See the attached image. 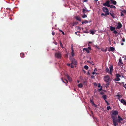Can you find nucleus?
I'll return each mask as SVG.
<instances>
[{"instance_id": "603ef678", "label": "nucleus", "mask_w": 126, "mask_h": 126, "mask_svg": "<svg viewBox=\"0 0 126 126\" xmlns=\"http://www.w3.org/2000/svg\"><path fill=\"white\" fill-rule=\"evenodd\" d=\"M71 50H72H72H74L73 49V46H71Z\"/></svg>"}, {"instance_id": "774afa93", "label": "nucleus", "mask_w": 126, "mask_h": 126, "mask_svg": "<svg viewBox=\"0 0 126 126\" xmlns=\"http://www.w3.org/2000/svg\"><path fill=\"white\" fill-rule=\"evenodd\" d=\"M92 43V42H89L88 43L89 44H90V43Z\"/></svg>"}, {"instance_id": "ea45409f", "label": "nucleus", "mask_w": 126, "mask_h": 126, "mask_svg": "<svg viewBox=\"0 0 126 126\" xmlns=\"http://www.w3.org/2000/svg\"><path fill=\"white\" fill-rule=\"evenodd\" d=\"M117 96L118 97L119 100V101H120L121 100L120 98V95L119 94H118L117 95Z\"/></svg>"}, {"instance_id": "f257e3e1", "label": "nucleus", "mask_w": 126, "mask_h": 126, "mask_svg": "<svg viewBox=\"0 0 126 126\" xmlns=\"http://www.w3.org/2000/svg\"><path fill=\"white\" fill-rule=\"evenodd\" d=\"M118 112L117 111H114L112 112L111 114V118L112 119H115V117H117L116 115H118Z\"/></svg>"}, {"instance_id": "7ed1b4c3", "label": "nucleus", "mask_w": 126, "mask_h": 126, "mask_svg": "<svg viewBox=\"0 0 126 126\" xmlns=\"http://www.w3.org/2000/svg\"><path fill=\"white\" fill-rule=\"evenodd\" d=\"M55 56L58 59H60L61 57V53L59 52H56L55 54Z\"/></svg>"}, {"instance_id": "f704fd0d", "label": "nucleus", "mask_w": 126, "mask_h": 126, "mask_svg": "<svg viewBox=\"0 0 126 126\" xmlns=\"http://www.w3.org/2000/svg\"><path fill=\"white\" fill-rule=\"evenodd\" d=\"M110 7L111 8H116V7L114 5H110Z\"/></svg>"}, {"instance_id": "49530a36", "label": "nucleus", "mask_w": 126, "mask_h": 126, "mask_svg": "<svg viewBox=\"0 0 126 126\" xmlns=\"http://www.w3.org/2000/svg\"><path fill=\"white\" fill-rule=\"evenodd\" d=\"M123 86L126 89V84L125 85H124Z\"/></svg>"}, {"instance_id": "a211bd4d", "label": "nucleus", "mask_w": 126, "mask_h": 126, "mask_svg": "<svg viewBox=\"0 0 126 126\" xmlns=\"http://www.w3.org/2000/svg\"><path fill=\"white\" fill-rule=\"evenodd\" d=\"M90 33L92 35L94 34L96 32L95 31H93L92 30H90Z\"/></svg>"}, {"instance_id": "423d86ee", "label": "nucleus", "mask_w": 126, "mask_h": 126, "mask_svg": "<svg viewBox=\"0 0 126 126\" xmlns=\"http://www.w3.org/2000/svg\"><path fill=\"white\" fill-rule=\"evenodd\" d=\"M110 1L109 0L107 1L105 3L103 4V5L105 6H107L109 7L110 5L109 4Z\"/></svg>"}, {"instance_id": "c756f323", "label": "nucleus", "mask_w": 126, "mask_h": 126, "mask_svg": "<svg viewBox=\"0 0 126 126\" xmlns=\"http://www.w3.org/2000/svg\"><path fill=\"white\" fill-rule=\"evenodd\" d=\"M82 17L83 18H84L86 17H87V15H86L85 14H84L82 16Z\"/></svg>"}, {"instance_id": "aec40b11", "label": "nucleus", "mask_w": 126, "mask_h": 126, "mask_svg": "<svg viewBox=\"0 0 126 126\" xmlns=\"http://www.w3.org/2000/svg\"><path fill=\"white\" fill-rule=\"evenodd\" d=\"M120 80V79L119 78L116 77L115 79L114 80L115 81H118Z\"/></svg>"}, {"instance_id": "4be33fe9", "label": "nucleus", "mask_w": 126, "mask_h": 126, "mask_svg": "<svg viewBox=\"0 0 126 126\" xmlns=\"http://www.w3.org/2000/svg\"><path fill=\"white\" fill-rule=\"evenodd\" d=\"M77 86L78 87L80 88H81L83 87L82 84L81 83L78 84Z\"/></svg>"}, {"instance_id": "3c124183", "label": "nucleus", "mask_w": 126, "mask_h": 126, "mask_svg": "<svg viewBox=\"0 0 126 126\" xmlns=\"http://www.w3.org/2000/svg\"><path fill=\"white\" fill-rule=\"evenodd\" d=\"M91 78H94V76H91Z\"/></svg>"}, {"instance_id": "f8f14e48", "label": "nucleus", "mask_w": 126, "mask_h": 126, "mask_svg": "<svg viewBox=\"0 0 126 126\" xmlns=\"http://www.w3.org/2000/svg\"><path fill=\"white\" fill-rule=\"evenodd\" d=\"M110 14L112 16L113 18H116V16H115V15L114 13L113 12H112V13H110Z\"/></svg>"}, {"instance_id": "6ab92c4d", "label": "nucleus", "mask_w": 126, "mask_h": 126, "mask_svg": "<svg viewBox=\"0 0 126 126\" xmlns=\"http://www.w3.org/2000/svg\"><path fill=\"white\" fill-rule=\"evenodd\" d=\"M110 71H113V66L112 65H110L109 67Z\"/></svg>"}, {"instance_id": "9d476101", "label": "nucleus", "mask_w": 126, "mask_h": 126, "mask_svg": "<svg viewBox=\"0 0 126 126\" xmlns=\"http://www.w3.org/2000/svg\"><path fill=\"white\" fill-rule=\"evenodd\" d=\"M66 76L68 79L70 81V82L72 81L71 78L68 75H66Z\"/></svg>"}, {"instance_id": "a18cd8bd", "label": "nucleus", "mask_w": 126, "mask_h": 126, "mask_svg": "<svg viewBox=\"0 0 126 126\" xmlns=\"http://www.w3.org/2000/svg\"><path fill=\"white\" fill-rule=\"evenodd\" d=\"M121 16H124V14H123V13H122V12H121Z\"/></svg>"}, {"instance_id": "bb28decb", "label": "nucleus", "mask_w": 126, "mask_h": 126, "mask_svg": "<svg viewBox=\"0 0 126 126\" xmlns=\"http://www.w3.org/2000/svg\"><path fill=\"white\" fill-rule=\"evenodd\" d=\"M24 54L23 53H21L20 54V56L22 58H23L24 57Z\"/></svg>"}, {"instance_id": "ddd939ff", "label": "nucleus", "mask_w": 126, "mask_h": 126, "mask_svg": "<svg viewBox=\"0 0 126 126\" xmlns=\"http://www.w3.org/2000/svg\"><path fill=\"white\" fill-rule=\"evenodd\" d=\"M120 101L124 105H126V102L124 100V99H122Z\"/></svg>"}, {"instance_id": "393cba45", "label": "nucleus", "mask_w": 126, "mask_h": 126, "mask_svg": "<svg viewBox=\"0 0 126 126\" xmlns=\"http://www.w3.org/2000/svg\"><path fill=\"white\" fill-rule=\"evenodd\" d=\"M88 21L87 20H85L84 21H82V24H83L85 23H88Z\"/></svg>"}, {"instance_id": "4d7b16f0", "label": "nucleus", "mask_w": 126, "mask_h": 126, "mask_svg": "<svg viewBox=\"0 0 126 126\" xmlns=\"http://www.w3.org/2000/svg\"><path fill=\"white\" fill-rule=\"evenodd\" d=\"M102 89V88H101L99 89V91H101Z\"/></svg>"}, {"instance_id": "6e6552de", "label": "nucleus", "mask_w": 126, "mask_h": 126, "mask_svg": "<svg viewBox=\"0 0 126 126\" xmlns=\"http://www.w3.org/2000/svg\"><path fill=\"white\" fill-rule=\"evenodd\" d=\"M122 25L121 24L120 22H118V25L116 27V28L117 29H120Z\"/></svg>"}, {"instance_id": "69168bd1", "label": "nucleus", "mask_w": 126, "mask_h": 126, "mask_svg": "<svg viewBox=\"0 0 126 126\" xmlns=\"http://www.w3.org/2000/svg\"><path fill=\"white\" fill-rule=\"evenodd\" d=\"M107 103V105H109L110 104L108 102V103Z\"/></svg>"}, {"instance_id": "bf43d9fd", "label": "nucleus", "mask_w": 126, "mask_h": 126, "mask_svg": "<svg viewBox=\"0 0 126 126\" xmlns=\"http://www.w3.org/2000/svg\"><path fill=\"white\" fill-rule=\"evenodd\" d=\"M94 84L95 85H97V84L96 83H94Z\"/></svg>"}, {"instance_id": "a878e982", "label": "nucleus", "mask_w": 126, "mask_h": 126, "mask_svg": "<svg viewBox=\"0 0 126 126\" xmlns=\"http://www.w3.org/2000/svg\"><path fill=\"white\" fill-rule=\"evenodd\" d=\"M109 13H105V14H104V13H102L101 14V16H105L109 15Z\"/></svg>"}, {"instance_id": "72a5a7b5", "label": "nucleus", "mask_w": 126, "mask_h": 126, "mask_svg": "<svg viewBox=\"0 0 126 126\" xmlns=\"http://www.w3.org/2000/svg\"><path fill=\"white\" fill-rule=\"evenodd\" d=\"M112 3L114 5H116V4L117 2L116 1H112Z\"/></svg>"}, {"instance_id": "4c0bfd02", "label": "nucleus", "mask_w": 126, "mask_h": 126, "mask_svg": "<svg viewBox=\"0 0 126 126\" xmlns=\"http://www.w3.org/2000/svg\"><path fill=\"white\" fill-rule=\"evenodd\" d=\"M107 109L108 110H109L110 109H111V108L110 106H109L107 107Z\"/></svg>"}, {"instance_id": "c85d7f7f", "label": "nucleus", "mask_w": 126, "mask_h": 126, "mask_svg": "<svg viewBox=\"0 0 126 126\" xmlns=\"http://www.w3.org/2000/svg\"><path fill=\"white\" fill-rule=\"evenodd\" d=\"M84 67L86 70H87L88 68V66L86 65H85Z\"/></svg>"}, {"instance_id": "052dcab7", "label": "nucleus", "mask_w": 126, "mask_h": 126, "mask_svg": "<svg viewBox=\"0 0 126 126\" xmlns=\"http://www.w3.org/2000/svg\"><path fill=\"white\" fill-rule=\"evenodd\" d=\"M88 0H84V2H86Z\"/></svg>"}, {"instance_id": "338daca9", "label": "nucleus", "mask_w": 126, "mask_h": 126, "mask_svg": "<svg viewBox=\"0 0 126 126\" xmlns=\"http://www.w3.org/2000/svg\"><path fill=\"white\" fill-rule=\"evenodd\" d=\"M105 102L107 103H108V102L106 100H105Z\"/></svg>"}, {"instance_id": "680f3d73", "label": "nucleus", "mask_w": 126, "mask_h": 126, "mask_svg": "<svg viewBox=\"0 0 126 126\" xmlns=\"http://www.w3.org/2000/svg\"><path fill=\"white\" fill-rule=\"evenodd\" d=\"M70 64L68 63L67 64V65L68 66H69L70 65Z\"/></svg>"}, {"instance_id": "b1692460", "label": "nucleus", "mask_w": 126, "mask_h": 126, "mask_svg": "<svg viewBox=\"0 0 126 126\" xmlns=\"http://www.w3.org/2000/svg\"><path fill=\"white\" fill-rule=\"evenodd\" d=\"M102 97L104 100H106L107 98V96L105 95H104L102 96Z\"/></svg>"}, {"instance_id": "e2e57ef3", "label": "nucleus", "mask_w": 126, "mask_h": 126, "mask_svg": "<svg viewBox=\"0 0 126 126\" xmlns=\"http://www.w3.org/2000/svg\"><path fill=\"white\" fill-rule=\"evenodd\" d=\"M54 43L56 45H57V42H55Z\"/></svg>"}, {"instance_id": "0e129e2a", "label": "nucleus", "mask_w": 126, "mask_h": 126, "mask_svg": "<svg viewBox=\"0 0 126 126\" xmlns=\"http://www.w3.org/2000/svg\"><path fill=\"white\" fill-rule=\"evenodd\" d=\"M124 43H121V45H124Z\"/></svg>"}, {"instance_id": "37998d69", "label": "nucleus", "mask_w": 126, "mask_h": 126, "mask_svg": "<svg viewBox=\"0 0 126 126\" xmlns=\"http://www.w3.org/2000/svg\"><path fill=\"white\" fill-rule=\"evenodd\" d=\"M122 12L123 13H125L126 14V11L125 10H123L122 11Z\"/></svg>"}, {"instance_id": "79ce46f5", "label": "nucleus", "mask_w": 126, "mask_h": 126, "mask_svg": "<svg viewBox=\"0 0 126 126\" xmlns=\"http://www.w3.org/2000/svg\"><path fill=\"white\" fill-rule=\"evenodd\" d=\"M87 48L89 50H91V47L90 46L88 47Z\"/></svg>"}, {"instance_id": "58836bf2", "label": "nucleus", "mask_w": 126, "mask_h": 126, "mask_svg": "<svg viewBox=\"0 0 126 126\" xmlns=\"http://www.w3.org/2000/svg\"><path fill=\"white\" fill-rule=\"evenodd\" d=\"M52 35H55V32L54 31H52Z\"/></svg>"}, {"instance_id": "20e7f679", "label": "nucleus", "mask_w": 126, "mask_h": 126, "mask_svg": "<svg viewBox=\"0 0 126 126\" xmlns=\"http://www.w3.org/2000/svg\"><path fill=\"white\" fill-rule=\"evenodd\" d=\"M70 60L71 61V64H74L75 65H76L77 64V63L76 61L74 58H70Z\"/></svg>"}, {"instance_id": "5fc2aeb1", "label": "nucleus", "mask_w": 126, "mask_h": 126, "mask_svg": "<svg viewBox=\"0 0 126 126\" xmlns=\"http://www.w3.org/2000/svg\"><path fill=\"white\" fill-rule=\"evenodd\" d=\"M100 86H101V85L99 83V84H98V87H100Z\"/></svg>"}, {"instance_id": "39448f33", "label": "nucleus", "mask_w": 126, "mask_h": 126, "mask_svg": "<svg viewBox=\"0 0 126 126\" xmlns=\"http://www.w3.org/2000/svg\"><path fill=\"white\" fill-rule=\"evenodd\" d=\"M110 78L109 76L108 75H106L104 77V80L106 82H109Z\"/></svg>"}, {"instance_id": "412c9836", "label": "nucleus", "mask_w": 126, "mask_h": 126, "mask_svg": "<svg viewBox=\"0 0 126 126\" xmlns=\"http://www.w3.org/2000/svg\"><path fill=\"white\" fill-rule=\"evenodd\" d=\"M107 83L106 84V85L105 86V87H109V86L110 85V82H106Z\"/></svg>"}, {"instance_id": "c03bdc74", "label": "nucleus", "mask_w": 126, "mask_h": 126, "mask_svg": "<svg viewBox=\"0 0 126 126\" xmlns=\"http://www.w3.org/2000/svg\"><path fill=\"white\" fill-rule=\"evenodd\" d=\"M122 41L123 42H125V40L124 38H122Z\"/></svg>"}, {"instance_id": "1a4fd4ad", "label": "nucleus", "mask_w": 126, "mask_h": 126, "mask_svg": "<svg viewBox=\"0 0 126 126\" xmlns=\"http://www.w3.org/2000/svg\"><path fill=\"white\" fill-rule=\"evenodd\" d=\"M115 48L112 47H110L108 51H113L115 50Z\"/></svg>"}, {"instance_id": "09e8293b", "label": "nucleus", "mask_w": 126, "mask_h": 126, "mask_svg": "<svg viewBox=\"0 0 126 126\" xmlns=\"http://www.w3.org/2000/svg\"><path fill=\"white\" fill-rule=\"evenodd\" d=\"M71 68H73L74 67V66L73 65H71Z\"/></svg>"}, {"instance_id": "a19ab883", "label": "nucleus", "mask_w": 126, "mask_h": 126, "mask_svg": "<svg viewBox=\"0 0 126 126\" xmlns=\"http://www.w3.org/2000/svg\"><path fill=\"white\" fill-rule=\"evenodd\" d=\"M84 33H89L86 30V31H84Z\"/></svg>"}, {"instance_id": "7c9ffc66", "label": "nucleus", "mask_w": 126, "mask_h": 126, "mask_svg": "<svg viewBox=\"0 0 126 126\" xmlns=\"http://www.w3.org/2000/svg\"><path fill=\"white\" fill-rule=\"evenodd\" d=\"M113 32L114 34H117L118 33V32L115 30H114Z\"/></svg>"}, {"instance_id": "9b49d317", "label": "nucleus", "mask_w": 126, "mask_h": 126, "mask_svg": "<svg viewBox=\"0 0 126 126\" xmlns=\"http://www.w3.org/2000/svg\"><path fill=\"white\" fill-rule=\"evenodd\" d=\"M118 121H119V123H121V121L123 119L122 118H121V117L119 115H118Z\"/></svg>"}, {"instance_id": "de8ad7c7", "label": "nucleus", "mask_w": 126, "mask_h": 126, "mask_svg": "<svg viewBox=\"0 0 126 126\" xmlns=\"http://www.w3.org/2000/svg\"><path fill=\"white\" fill-rule=\"evenodd\" d=\"M60 46H63V45H62V43H61V42H60Z\"/></svg>"}, {"instance_id": "13d9d810", "label": "nucleus", "mask_w": 126, "mask_h": 126, "mask_svg": "<svg viewBox=\"0 0 126 126\" xmlns=\"http://www.w3.org/2000/svg\"><path fill=\"white\" fill-rule=\"evenodd\" d=\"M113 71H110V74L111 75H112V73Z\"/></svg>"}, {"instance_id": "dca6fc26", "label": "nucleus", "mask_w": 126, "mask_h": 126, "mask_svg": "<svg viewBox=\"0 0 126 126\" xmlns=\"http://www.w3.org/2000/svg\"><path fill=\"white\" fill-rule=\"evenodd\" d=\"M110 28L111 31H113L114 30H115L116 28L115 27H113L112 26H111L110 27Z\"/></svg>"}, {"instance_id": "c9c22d12", "label": "nucleus", "mask_w": 126, "mask_h": 126, "mask_svg": "<svg viewBox=\"0 0 126 126\" xmlns=\"http://www.w3.org/2000/svg\"><path fill=\"white\" fill-rule=\"evenodd\" d=\"M119 62L121 64H123V63L122 62L121 59V58L119 59Z\"/></svg>"}, {"instance_id": "cd10ccee", "label": "nucleus", "mask_w": 126, "mask_h": 126, "mask_svg": "<svg viewBox=\"0 0 126 126\" xmlns=\"http://www.w3.org/2000/svg\"><path fill=\"white\" fill-rule=\"evenodd\" d=\"M105 71L106 72L109 73L110 72L109 70V68H106L105 70Z\"/></svg>"}, {"instance_id": "f3484780", "label": "nucleus", "mask_w": 126, "mask_h": 126, "mask_svg": "<svg viewBox=\"0 0 126 126\" xmlns=\"http://www.w3.org/2000/svg\"><path fill=\"white\" fill-rule=\"evenodd\" d=\"M61 79L62 80V82L65 83H68V81L66 79H64V80H63V78H61Z\"/></svg>"}, {"instance_id": "4468645a", "label": "nucleus", "mask_w": 126, "mask_h": 126, "mask_svg": "<svg viewBox=\"0 0 126 126\" xmlns=\"http://www.w3.org/2000/svg\"><path fill=\"white\" fill-rule=\"evenodd\" d=\"M83 51H86L87 53H90L89 50L87 48H84L83 49Z\"/></svg>"}, {"instance_id": "2f4dec72", "label": "nucleus", "mask_w": 126, "mask_h": 126, "mask_svg": "<svg viewBox=\"0 0 126 126\" xmlns=\"http://www.w3.org/2000/svg\"><path fill=\"white\" fill-rule=\"evenodd\" d=\"M92 74H93V75L94 74H98V73H96V72H95V69H94V72H92Z\"/></svg>"}, {"instance_id": "2eb2a0df", "label": "nucleus", "mask_w": 126, "mask_h": 126, "mask_svg": "<svg viewBox=\"0 0 126 126\" xmlns=\"http://www.w3.org/2000/svg\"><path fill=\"white\" fill-rule=\"evenodd\" d=\"M91 103L92 104V105L94 106L95 107H96L97 105L95 104L94 101L92 100H90Z\"/></svg>"}, {"instance_id": "864d4df0", "label": "nucleus", "mask_w": 126, "mask_h": 126, "mask_svg": "<svg viewBox=\"0 0 126 126\" xmlns=\"http://www.w3.org/2000/svg\"><path fill=\"white\" fill-rule=\"evenodd\" d=\"M85 11V9H83V12L84 13Z\"/></svg>"}, {"instance_id": "6e6d98bb", "label": "nucleus", "mask_w": 126, "mask_h": 126, "mask_svg": "<svg viewBox=\"0 0 126 126\" xmlns=\"http://www.w3.org/2000/svg\"><path fill=\"white\" fill-rule=\"evenodd\" d=\"M78 32V31H77V32H75V34H76V35H77V32Z\"/></svg>"}, {"instance_id": "473e14b6", "label": "nucleus", "mask_w": 126, "mask_h": 126, "mask_svg": "<svg viewBox=\"0 0 126 126\" xmlns=\"http://www.w3.org/2000/svg\"><path fill=\"white\" fill-rule=\"evenodd\" d=\"M71 55L72 57L74 56V50H72L71 52Z\"/></svg>"}, {"instance_id": "8fccbe9b", "label": "nucleus", "mask_w": 126, "mask_h": 126, "mask_svg": "<svg viewBox=\"0 0 126 126\" xmlns=\"http://www.w3.org/2000/svg\"><path fill=\"white\" fill-rule=\"evenodd\" d=\"M62 33L64 35H65V34H64V32L63 31H62Z\"/></svg>"}, {"instance_id": "5701e85b", "label": "nucleus", "mask_w": 126, "mask_h": 126, "mask_svg": "<svg viewBox=\"0 0 126 126\" xmlns=\"http://www.w3.org/2000/svg\"><path fill=\"white\" fill-rule=\"evenodd\" d=\"M76 19L80 21L81 20V18L79 16H76Z\"/></svg>"}, {"instance_id": "e433bc0d", "label": "nucleus", "mask_w": 126, "mask_h": 126, "mask_svg": "<svg viewBox=\"0 0 126 126\" xmlns=\"http://www.w3.org/2000/svg\"><path fill=\"white\" fill-rule=\"evenodd\" d=\"M121 77V75L118 74H116V77H117L119 78L120 77Z\"/></svg>"}, {"instance_id": "f03ea898", "label": "nucleus", "mask_w": 126, "mask_h": 126, "mask_svg": "<svg viewBox=\"0 0 126 126\" xmlns=\"http://www.w3.org/2000/svg\"><path fill=\"white\" fill-rule=\"evenodd\" d=\"M116 118L117 117H115V119H112L113 123L115 126H117L118 125V123L117 122H119L118 119H116Z\"/></svg>"}, {"instance_id": "0eeeda50", "label": "nucleus", "mask_w": 126, "mask_h": 126, "mask_svg": "<svg viewBox=\"0 0 126 126\" xmlns=\"http://www.w3.org/2000/svg\"><path fill=\"white\" fill-rule=\"evenodd\" d=\"M103 11L105 13H109V12L108 9L106 7H103L102 8Z\"/></svg>"}]
</instances>
